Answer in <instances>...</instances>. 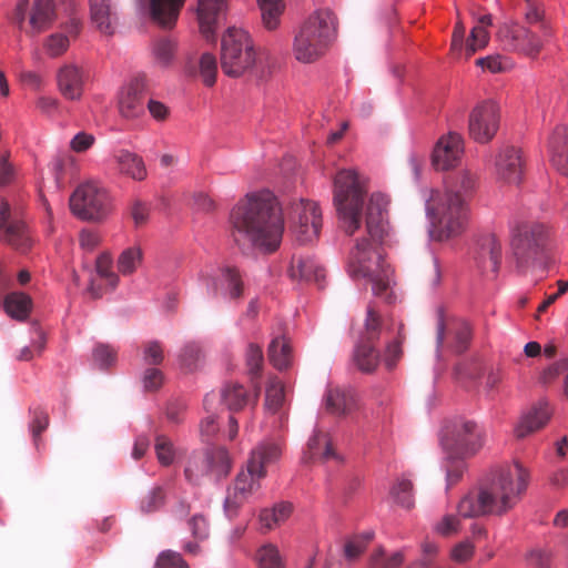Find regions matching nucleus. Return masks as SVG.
I'll return each mask as SVG.
<instances>
[{
  "label": "nucleus",
  "mask_w": 568,
  "mask_h": 568,
  "mask_svg": "<svg viewBox=\"0 0 568 568\" xmlns=\"http://www.w3.org/2000/svg\"><path fill=\"white\" fill-rule=\"evenodd\" d=\"M476 65L483 69H487L491 73L504 72L508 69V59L499 54L488 55L485 58L477 59Z\"/></svg>",
  "instance_id": "nucleus-60"
},
{
  "label": "nucleus",
  "mask_w": 568,
  "mask_h": 568,
  "mask_svg": "<svg viewBox=\"0 0 568 568\" xmlns=\"http://www.w3.org/2000/svg\"><path fill=\"white\" fill-rule=\"evenodd\" d=\"M108 191L95 182L79 185L70 197L72 213L83 221L101 222L111 212Z\"/></svg>",
  "instance_id": "nucleus-10"
},
{
  "label": "nucleus",
  "mask_w": 568,
  "mask_h": 568,
  "mask_svg": "<svg viewBox=\"0 0 568 568\" xmlns=\"http://www.w3.org/2000/svg\"><path fill=\"white\" fill-rule=\"evenodd\" d=\"M256 63V52L248 33L242 29H227L221 44L222 71L237 78L253 70Z\"/></svg>",
  "instance_id": "nucleus-8"
},
{
  "label": "nucleus",
  "mask_w": 568,
  "mask_h": 568,
  "mask_svg": "<svg viewBox=\"0 0 568 568\" xmlns=\"http://www.w3.org/2000/svg\"><path fill=\"white\" fill-rule=\"evenodd\" d=\"M476 261L483 272L494 274L498 272L501 261V243L495 234H486L478 240Z\"/></svg>",
  "instance_id": "nucleus-24"
},
{
  "label": "nucleus",
  "mask_w": 568,
  "mask_h": 568,
  "mask_svg": "<svg viewBox=\"0 0 568 568\" xmlns=\"http://www.w3.org/2000/svg\"><path fill=\"white\" fill-rule=\"evenodd\" d=\"M528 480L529 473L520 463L500 466L486 485L470 490L460 499L458 515L464 518L503 516L519 503Z\"/></svg>",
  "instance_id": "nucleus-4"
},
{
  "label": "nucleus",
  "mask_w": 568,
  "mask_h": 568,
  "mask_svg": "<svg viewBox=\"0 0 568 568\" xmlns=\"http://www.w3.org/2000/svg\"><path fill=\"white\" fill-rule=\"evenodd\" d=\"M142 262V251L138 246L124 250L118 258V270L123 275L132 274Z\"/></svg>",
  "instance_id": "nucleus-43"
},
{
  "label": "nucleus",
  "mask_w": 568,
  "mask_h": 568,
  "mask_svg": "<svg viewBox=\"0 0 568 568\" xmlns=\"http://www.w3.org/2000/svg\"><path fill=\"white\" fill-rule=\"evenodd\" d=\"M57 19V7L53 0H33L26 28V34L38 36L52 27Z\"/></svg>",
  "instance_id": "nucleus-22"
},
{
  "label": "nucleus",
  "mask_w": 568,
  "mask_h": 568,
  "mask_svg": "<svg viewBox=\"0 0 568 568\" xmlns=\"http://www.w3.org/2000/svg\"><path fill=\"white\" fill-rule=\"evenodd\" d=\"M262 14L263 26L273 31L280 26L281 16L284 11L283 0H257Z\"/></svg>",
  "instance_id": "nucleus-37"
},
{
  "label": "nucleus",
  "mask_w": 568,
  "mask_h": 568,
  "mask_svg": "<svg viewBox=\"0 0 568 568\" xmlns=\"http://www.w3.org/2000/svg\"><path fill=\"white\" fill-rule=\"evenodd\" d=\"M148 83L144 75L133 78L119 95V111L123 118L135 119L144 113Z\"/></svg>",
  "instance_id": "nucleus-17"
},
{
  "label": "nucleus",
  "mask_w": 568,
  "mask_h": 568,
  "mask_svg": "<svg viewBox=\"0 0 568 568\" xmlns=\"http://www.w3.org/2000/svg\"><path fill=\"white\" fill-rule=\"evenodd\" d=\"M154 449L156 458L162 466H170L173 464L176 449L171 439L164 435H159L155 438Z\"/></svg>",
  "instance_id": "nucleus-45"
},
{
  "label": "nucleus",
  "mask_w": 568,
  "mask_h": 568,
  "mask_svg": "<svg viewBox=\"0 0 568 568\" xmlns=\"http://www.w3.org/2000/svg\"><path fill=\"white\" fill-rule=\"evenodd\" d=\"M163 379V373L160 369L150 367L143 374V386L149 392L158 390L162 386Z\"/></svg>",
  "instance_id": "nucleus-64"
},
{
  "label": "nucleus",
  "mask_w": 568,
  "mask_h": 568,
  "mask_svg": "<svg viewBox=\"0 0 568 568\" xmlns=\"http://www.w3.org/2000/svg\"><path fill=\"white\" fill-rule=\"evenodd\" d=\"M525 21L528 27L538 30L544 39H550L552 30L549 22L545 19V12L536 0H525Z\"/></svg>",
  "instance_id": "nucleus-33"
},
{
  "label": "nucleus",
  "mask_w": 568,
  "mask_h": 568,
  "mask_svg": "<svg viewBox=\"0 0 568 568\" xmlns=\"http://www.w3.org/2000/svg\"><path fill=\"white\" fill-rule=\"evenodd\" d=\"M164 499V490L161 487H154L141 499V510L143 513L156 511L163 506Z\"/></svg>",
  "instance_id": "nucleus-55"
},
{
  "label": "nucleus",
  "mask_w": 568,
  "mask_h": 568,
  "mask_svg": "<svg viewBox=\"0 0 568 568\" xmlns=\"http://www.w3.org/2000/svg\"><path fill=\"white\" fill-rule=\"evenodd\" d=\"M268 358L272 365L282 371L291 365V346L285 338H275L268 347Z\"/></svg>",
  "instance_id": "nucleus-40"
},
{
  "label": "nucleus",
  "mask_w": 568,
  "mask_h": 568,
  "mask_svg": "<svg viewBox=\"0 0 568 568\" xmlns=\"http://www.w3.org/2000/svg\"><path fill=\"white\" fill-rule=\"evenodd\" d=\"M549 154L552 166L562 175H568L567 128L557 125L549 138Z\"/></svg>",
  "instance_id": "nucleus-27"
},
{
  "label": "nucleus",
  "mask_w": 568,
  "mask_h": 568,
  "mask_svg": "<svg viewBox=\"0 0 568 568\" xmlns=\"http://www.w3.org/2000/svg\"><path fill=\"white\" fill-rule=\"evenodd\" d=\"M381 333V316L373 307H369L365 321V331L354 352V363L363 373H373L379 364V353L374 344L379 339Z\"/></svg>",
  "instance_id": "nucleus-15"
},
{
  "label": "nucleus",
  "mask_w": 568,
  "mask_h": 568,
  "mask_svg": "<svg viewBox=\"0 0 568 568\" xmlns=\"http://www.w3.org/2000/svg\"><path fill=\"white\" fill-rule=\"evenodd\" d=\"M500 125V109L493 100L478 102L468 114V134L477 143H489Z\"/></svg>",
  "instance_id": "nucleus-14"
},
{
  "label": "nucleus",
  "mask_w": 568,
  "mask_h": 568,
  "mask_svg": "<svg viewBox=\"0 0 568 568\" xmlns=\"http://www.w3.org/2000/svg\"><path fill=\"white\" fill-rule=\"evenodd\" d=\"M0 241L20 253H27L33 243L24 222L11 220L10 205L3 199L0 200Z\"/></svg>",
  "instance_id": "nucleus-16"
},
{
  "label": "nucleus",
  "mask_w": 568,
  "mask_h": 568,
  "mask_svg": "<svg viewBox=\"0 0 568 568\" xmlns=\"http://www.w3.org/2000/svg\"><path fill=\"white\" fill-rule=\"evenodd\" d=\"M336 32L335 16L324 9L312 13L295 31L292 52L301 63H313L328 50Z\"/></svg>",
  "instance_id": "nucleus-6"
},
{
  "label": "nucleus",
  "mask_w": 568,
  "mask_h": 568,
  "mask_svg": "<svg viewBox=\"0 0 568 568\" xmlns=\"http://www.w3.org/2000/svg\"><path fill=\"white\" fill-rule=\"evenodd\" d=\"M93 362L100 368H108L116 362V351L110 345L100 344L93 349Z\"/></svg>",
  "instance_id": "nucleus-54"
},
{
  "label": "nucleus",
  "mask_w": 568,
  "mask_h": 568,
  "mask_svg": "<svg viewBox=\"0 0 568 568\" xmlns=\"http://www.w3.org/2000/svg\"><path fill=\"white\" fill-rule=\"evenodd\" d=\"M550 418V409L546 403H539L525 413L515 428L518 438H524L542 428Z\"/></svg>",
  "instance_id": "nucleus-30"
},
{
  "label": "nucleus",
  "mask_w": 568,
  "mask_h": 568,
  "mask_svg": "<svg viewBox=\"0 0 568 568\" xmlns=\"http://www.w3.org/2000/svg\"><path fill=\"white\" fill-rule=\"evenodd\" d=\"M489 42V32L483 26H475L465 45L466 58H470L478 50L484 49Z\"/></svg>",
  "instance_id": "nucleus-46"
},
{
  "label": "nucleus",
  "mask_w": 568,
  "mask_h": 568,
  "mask_svg": "<svg viewBox=\"0 0 568 568\" xmlns=\"http://www.w3.org/2000/svg\"><path fill=\"white\" fill-rule=\"evenodd\" d=\"M495 174L503 183L519 184L524 175L521 151L515 146L503 148L495 159Z\"/></svg>",
  "instance_id": "nucleus-18"
},
{
  "label": "nucleus",
  "mask_w": 568,
  "mask_h": 568,
  "mask_svg": "<svg viewBox=\"0 0 568 568\" xmlns=\"http://www.w3.org/2000/svg\"><path fill=\"white\" fill-rule=\"evenodd\" d=\"M282 454L278 442L265 440L258 444L250 455L245 469H242L232 486L229 487L224 508L229 517L260 489L261 480L266 476V467L275 463Z\"/></svg>",
  "instance_id": "nucleus-5"
},
{
  "label": "nucleus",
  "mask_w": 568,
  "mask_h": 568,
  "mask_svg": "<svg viewBox=\"0 0 568 568\" xmlns=\"http://www.w3.org/2000/svg\"><path fill=\"white\" fill-rule=\"evenodd\" d=\"M477 187V176L462 170L452 176L447 187L429 190L425 195L426 213L430 221V236L447 241L460 235L468 220V202Z\"/></svg>",
  "instance_id": "nucleus-3"
},
{
  "label": "nucleus",
  "mask_w": 568,
  "mask_h": 568,
  "mask_svg": "<svg viewBox=\"0 0 568 568\" xmlns=\"http://www.w3.org/2000/svg\"><path fill=\"white\" fill-rule=\"evenodd\" d=\"M335 456L329 435L322 430H316L307 442L305 458L307 460H328Z\"/></svg>",
  "instance_id": "nucleus-32"
},
{
  "label": "nucleus",
  "mask_w": 568,
  "mask_h": 568,
  "mask_svg": "<svg viewBox=\"0 0 568 568\" xmlns=\"http://www.w3.org/2000/svg\"><path fill=\"white\" fill-rule=\"evenodd\" d=\"M189 528L191 530L192 537L197 541L205 540L210 535V525L207 519L201 515L196 514L192 516L187 521Z\"/></svg>",
  "instance_id": "nucleus-56"
},
{
  "label": "nucleus",
  "mask_w": 568,
  "mask_h": 568,
  "mask_svg": "<svg viewBox=\"0 0 568 568\" xmlns=\"http://www.w3.org/2000/svg\"><path fill=\"white\" fill-rule=\"evenodd\" d=\"M97 272L102 277L105 278L111 286V288H115L118 285V276L111 271L112 261L111 257L106 254H102L97 258Z\"/></svg>",
  "instance_id": "nucleus-61"
},
{
  "label": "nucleus",
  "mask_w": 568,
  "mask_h": 568,
  "mask_svg": "<svg viewBox=\"0 0 568 568\" xmlns=\"http://www.w3.org/2000/svg\"><path fill=\"white\" fill-rule=\"evenodd\" d=\"M497 39L505 51L529 58H536L542 50L544 43L549 40L544 39L538 30L514 22L500 26Z\"/></svg>",
  "instance_id": "nucleus-12"
},
{
  "label": "nucleus",
  "mask_w": 568,
  "mask_h": 568,
  "mask_svg": "<svg viewBox=\"0 0 568 568\" xmlns=\"http://www.w3.org/2000/svg\"><path fill=\"white\" fill-rule=\"evenodd\" d=\"M292 509V504L282 501L272 509H264V519H267V516H273V523L280 525L291 516Z\"/></svg>",
  "instance_id": "nucleus-63"
},
{
  "label": "nucleus",
  "mask_w": 568,
  "mask_h": 568,
  "mask_svg": "<svg viewBox=\"0 0 568 568\" xmlns=\"http://www.w3.org/2000/svg\"><path fill=\"white\" fill-rule=\"evenodd\" d=\"M263 363L262 348L256 344H250L246 352V364L252 375H258Z\"/></svg>",
  "instance_id": "nucleus-62"
},
{
  "label": "nucleus",
  "mask_w": 568,
  "mask_h": 568,
  "mask_svg": "<svg viewBox=\"0 0 568 568\" xmlns=\"http://www.w3.org/2000/svg\"><path fill=\"white\" fill-rule=\"evenodd\" d=\"M548 239L545 224L521 222L511 231V248L520 265H529L542 260Z\"/></svg>",
  "instance_id": "nucleus-9"
},
{
  "label": "nucleus",
  "mask_w": 568,
  "mask_h": 568,
  "mask_svg": "<svg viewBox=\"0 0 568 568\" xmlns=\"http://www.w3.org/2000/svg\"><path fill=\"white\" fill-rule=\"evenodd\" d=\"M154 568H189V566L179 552L165 550L159 555Z\"/></svg>",
  "instance_id": "nucleus-58"
},
{
  "label": "nucleus",
  "mask_w": 568,
  "mask_h": 568,
  "mask_svg": "<svg viewBox=\"0 0 568 568\" xmlns=\"http://www.w3.org/2000/svg\"><path fill=\"white\" fill-rule=\"evenodd\" d=\"M288 220L295 240L306 244L320 234L322 214L315 202L300 200L293 202L290 207Z\"/></svg>",
  "instance_id": "nucleus-13"
},
{
  "label": "nucleus",
  "mask_w": 568,
  "mask_h": 568,
  "mask_svg": "<svg viewBox=\"0 0 568 568\" xmlns=\"http://www.w3.org/2000/svg\"><path fill=\"white\" fill-rule=\"evenodd\" d=\"M285 398L284 386L277 377L268 381L265 392V408L270 413H277L282 407Z\"/></svg>",
  "instance_id": "nucleus-41"
},
{
  "label": "nucleus",
  "mask_w": 568,
  "mask_h": 568,
  "mask_svg": "<svg viewBox=\"0 0 568 568\" xmlns=\"http://www.w3.org/2000/svg\"><path fill=\"white\" fill-rule=\"evenodd\" d=\"M483 366L476 361L460 362L455 366V381L464 388L471 389L476 381L481 376Z\"/></svg>",
  "instance_id": "nucleus-35"
},
{
  "label": "nucleus",
  "mask_w": 568,
  "mask_h": 568,
  "mask_svg": "<svg viewBox=\"0 0 568 568\" xmlns=\"http://www.w3.org/2000/svg\"><path fill=\"white\" fill-rule=\"evenodd\" d=\"M69 45L70 41L68 36L61 32L52 33L44 41L45 51L51 58L62 55L68 50Z\"/></svg>",
  "instance_id": "nucleus-52"
},
{
  "label": "nucleus",
  "mask_w": 568,
  "mask_h": 568,
  "mask_svg": "<svg viewBox=\"0 0 568 568\" xmlns=\"http://www.w3.org/2000/svg\"><path fill=\"white\" fill-rule=\"evenodd\" d=\"M209 288L215 296L239 301L244 294V282L235 266L224 265L221 267L219 276L212 278Z\"/></svg>",
  "instance_id": "nucleus-20"
},
{
  "label": "nucleus",
  "mask_w": 568,
  "mask_h": 568,
  "mask_svg": "<svg viewBox=\"0 0 568 568\" xmlns=\"http://www.w3.org/2000/svg\"><path fill=\"white\" fill-rule=\"evenodd\" d=\"M55 79L58 90L64 99L79 101L82 98L87 73L81 67L65 63L59 68Z\"/></svg>",
  "instance_id": "nucleus-19"
},
{
  "label": "nucleus",
  "mask_w": 568,
  "mask_h": 568,
  "mask_svg": "<svg viewBox=\"0 0 568 568\" xmlns=\"http://www.w3.org/2000/svg\"><path fill=\"white\" fill-rule=\"evenodd\" d=\"M256 559L258 568H284L278 549L271 544L258 549Z\"/></svg>",
  "instance_id": "nucleus-47"
},
{
  "label": "nucleus",
  "mask_w": 568,
  "mask_h": 568,
  "mask_svg": "<svg viewBox=\"0 0 568 568\" xmlns=\"http://www.w3.org/2000/svg\"><path fill=\"white\" fill-rule=\"evenodd\" d=\"M178 51V42L171 37H161L152 44V57L154 63L161 68H169L173 64Z\"/></svg>",
  "instance_id": "nucleus-34"
},
{
  "label": "nucleus",
  "mask_w": 568,
  "mask_h": 568,
  "mask_svg": "<svg viewBox=\"0 0 568 568\" xmlns=\"http://www.w3.org/2000/svg\"><path fill=\"white\" fill-rule=\"evenodd\" d=\"M221 400L230 410L237 412L245 407L247 392L242 385L230 383L221 390Z\"/></svg>",
  "instance_id": "nucleus-38"
},
{
  "label": "nucleus",
  "mask_w": 568,
  "mask_h": 568,
  "mask_svg": "<svg viewBox=\"0 0 568 568\" xmlns=\"http://www.w3.org/2000/svg\"><path fill=\"white\" fill-rule=\"evenodd\" d=\"M390 496L402 507H414L413 483L407 478H399L390 489Z\"/></svg>",
  "instance_id": "nucleus-42"
},
{
  "label": "nucleus",
  "mask_w": 568,
  "mask_h": 568,
  "mask_svg": "<svg viewBox=\"0 0 568 568\" xmlns=\"http://www.w3.org/2000/svg\"><path fill=\"white\" fill-rule=\"evenodd\" d=\"M388 200L381 193L371 195L366 206L367 237L356 241L349 255V273L356 278H367L373 293L387 303L393 302V270L383 257L381 244L387 234L385 221Z\"/></svg>",
  "instance_id": "nucleus-1"
},
{
  "label": "nucleus",
  "mask_w": 568,
  "mask_h": 568,
  "mask_svg": "<svg viewBox=\"0 0 568 568\" xmlns=\"http://www.w3.org/2000/svg\"><path fill=\"white\" fill-rule=\"evenodd\" d=\"M466 457H456L448 454V462L446 465V481L447 488L456 485L463 477L466 469L464 462Z\"/></svg>",
  "instance_id": "nucleus-50"
},
{
  "label": "nucleus",
  "mask_w": 568,
  "mask_h": 568,
  "mask_svg": "<svg viewBox=\"0 0 568 568\" xmlns=\"http://www.w3.org/2000/svg\"><path fill=\"white\" fill-rule=\"evenodd\" d=\"M288 272L292 280L315 282L318 286L325 278L324 267L312 256H294Z\"/></svg>",
  "instance_id": "nucleus-28"
},
{
  "label": "nucleus",
  "mask_w": 568,
  "mask_h": 568,
  "mask_svg": "<svg viewBox=\"0 0 568 568\" xmlns=\"http://www.w3.org/2000/svg\"><path fill=\"white\" fill-rule=\"evenodd\" d=\"M453 332L455 336V351L457 353L465 352L471 339L470 325L465 321H457L454 323Z\"/></svg>",
  "instance_id": "nucleus-53"
},
{
  "label": "nucleus",
  "mask_w": 568,
  "mask_h": 568,
  "mask_svg": "<svg viewBox=\"0 0 568 568\" xmlns=\"http://www.w3.org/2000/svg\"><path fill=\"white\" fill-rule=\"evenodd\" d=\"M333 184V201L343 229L348 235H353L362 222L365 182L355 169H342L336 173Z\"/></svg>",
  "instance_id": "nucleus-7"
},
{
  "label": "nucleus",
  "mask_w": 568,
  "mask_h": 568,
  "mask_svg": "<svg viewBox=\"0 0 568 568\" xmlns=\"http://www.w3.org/2000/svg\"><path fill=\"white\" fill-rule=\"evenodd\" d=\"M405 341V335L403 333V324L399 325L397 337L387 345L385 351V365L388 369H393L397 362L400 359L403 355L402 343Z\"/></svg>",
  "instance_id": "nucleus-48"
},
{
  "label": "nucleus",
  "mask_w": 568,
  "mask_h": 568,
  "mask_svg": "<svg viewBox=\"0 0 568 568\" xmlns=\"http://www.w3.org/2000/svg\"><path fill=\"white\" fill-rule=\"evenodd\" d=\"M227 8V0H199L197 20L202 36L211 41L215 38L220 17Z\"/></svg>",
  "instance_id": "nucleus-23"
},
{
  "label": "nucleus",
  "mask_w": 568,
  "mask_h": 568,
  "mask_svg": "<svg viewBox=\"0 0 568 568\" xmlns=\"http://www.w3.org/2000/svg\"><path fill=\"white\" fill-rule=\"evenodd\" d=\"M202 349L195 343L186 344L180 354V362L183 368L189 372L196 369L201 358H202Z\"/></svg>",
  "instance_id": "nucleus-49"
},
{
  "label": "nucleus",
  "mask_w": 568,
  "mask_h": 568,
  "mask_svg": "<svg viewBox=\"0 0 568 568\" xmlns=\"http://www.w3.org/2000/svg\"><path fill=\"white\" fill-rule=\"evenodd\" d=\"M90 17L95 28L104 34L114 33L118 26V13L114 0H89Z\"/></svg>",
  "instance_id": "nucleus-25"
},
{
  "label": "nucleus",
  "mask_w": 568,
  "mask_h": 568,
  "mask_svg": "<svg viewBox=\"0 0 568 568\" xmlns=\"http://www.w3.org/2000/svg\"><path fill=\"white\" fill-rule=\"evenodd\" d=\"M217 62L213 54L203 53L200 59V74L207 87H212L216 81Z\"/></svg>",
  "instance_id": "nucleus-51"
},
{
  "label": "nucleus",
  "mask_w": 568,
  "mask_h": 568,
  "mask_svg": "<svg viewBox=\"0 0 568 568\" xmlns=\"http://www.w3.org/2000/svg\"><path fill=\"white\" fill-rule=\"evenodd\" d=\"M206 473H210L207 465L204 459L200 457L191 458L184 470L185 478L192 484H197L200 477Z\"/></svg>",
  "instance_id": "nucleus-59"
},
{
  "label": "nucleus",
  "mask_w": 568,
  "mask_h": 568,
  "mask_svg": "<svg viewBox=\"0 0 568 568\" xmlns=\"http://www.w3.org/2000/svg\"><path fill=\"white\" fill-rule=\"evenodd\" d=\"M113 160L120 174L135 181H143L146 175V168L143 159L129 150L120 149L114 151Z\"/></svg>",
  "instance_id": "nucleus-29"
},
{
  "label": "nucleus",
  "mask_w": 568,
  "mask_h": 568,
  "mask_svg": "<svg viewBox=\"0 0 568 568\" xmlns=\"http://www.w3.org/2000/svg\"><path fill=\"white\" fill-rule=\"evenodd\" d=\"M373 537L374 534L367 531L349 538L344 546L345 558L351 561L357 559L365 551Z\"/></svg>",
  "instance_id": "nucleus-44"
},
{
  "label": "nucleus",
  "mask_w": 568,
  "mask_h": 568,
  "mask_svg": "<svg viewBox=\"0 0 568 568\" xmlns=\"http://www.w3.org/2000/svg\"><path fill=\"white\" fill-rule=\"evenodd\" d=\"M164 359L163 347L158 341L143 344V361L148 365H160Z\"/></svg>",
  "instance_id": "nucleus-57"
},
{
  "label": "nucleus",
  "mask_w": 568,
  "mask_h": 568,
  "mask_svg": "<svg viewBox=\"0 0 568 568\" xmlns=\"http://www.w3.org/2000/svg\"><path fill=\"white\" fill-rule=\"evenodd\" d=\"M185 0H150L152 19L163 28H172Z\"/></svg>",
  "instance_id": "nucleus-31"
},
{
  "label": "nucleus",
  "mask_w": 568,
  "mask_h": 568,
  "mask_svg": "<svg viewBox=\"0 0 568 568\" xmlns=\"http://www.w3.org/2000/svg\"><path fill=\"white\" fill-rule=\"evenodd\" d=\"M326 410L336 416H346L357 408V398L355 393L349 388L339 386L329 387L325 397Z\"/></svg>",
  "instance_id": "nucleus-26"
},
{
  "label": "nucleus",
  "mask_w": 568,
  "mask_h": 568,
  "mask_svg": "<svg viewBox=\"0 0 568 568\" xmlns=\"http://www.w3.org/2000/svg\"><path fill=\"white\" fill-rule=\"evenodd\" d=\"M442 445L452 456L471 457L484 445L483 432L475 422L458 418L446 426Z\"/></svg>",
  "instance_id": "nucleus-11"
},
{
  "label": "nucleus",
  "mask_w": 568,
  "mask_h": 568,
  "mask_svg": "<svg viewBox=\"0 0 568 568\" xmlns=\"http://www.w3.org/2000/svg\"><path fill=\"white\" fill-rule=\"evenodd\" d=\"M4 308L11 317L23 321L31 310V298L24 293H10L4 298Z\"/></svg>",
  "instance_id": "nucleus-39"
},
{
  "label": "nucleus",
  "mask_w": 568,
  "mask_h": 568,
  "mask_svg": "<svg viewBox=\"0 0 568 568\" xmlns=\"http://www.w3.org/2000/svg\"><path fill=\"white\" fill-rule=\"evenodd\" d=\"M232 236L237 245L251 244L275 251L282 240L284 222L277 199L270 191L247 194L230 215Z\"/></svg>",
  "instance_id": "nucleus-2"
},
{
  "label": "nucleus",
  "mask_w": 568,
  "mask_h": 568,
  "mask_svg": "<svg viewBox=\"0 0 568 568\" xmlns=\"http://www.w3.org/2000/svg\"><path fill=\"white\" fill-rule=\"evenodd\" d=\"M204 462L207 465V470L217 478L226 476L231 469V458L224 447L210 449Z\"/></svg>",
  "instance_id": "nucleus-36"
},
{
  "label": "nucleus",
  "mask_w": 568,
  "mask_h": 568,
  "mask_svg": "<svg viewBox=\"0 0 568 568\" xmlns=\"http://www.w3.org/2000/svg\"><path fill=\"white\" fill-rule=\"evenodd\" d=\"M463 151L462 135L449 132L436 143L433 151V165L436 170H448L457 164Z\"/></svg>",
  "instance_id": "nucleus-21"
}]
</instances>
